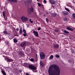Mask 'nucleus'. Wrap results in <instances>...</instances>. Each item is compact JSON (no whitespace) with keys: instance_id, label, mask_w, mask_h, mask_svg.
<instances>
[{"instance_id":"2eb2a0df","label":"nucleus","mask_w":75,"mask_h":75,"mask_svg":"<svg viewBox=\"0 0 75 75\" xmlns=\"http://www.w3.org/2000/svg\"><path fill=\"white\" fill-rule=\"evenodd\" d=\"M1 72L4 75H6V73L4 71H1Z\"/></svg>"},{"instance_id":"72a5a7b5","label":"nucleus","mask_w":75,"mask_h":75,"mask_svg":"<svg viewBox=\"0 0 75 75\" xmlns=\"http://www.w3.org/2000/svg\"><path fill=\"white\" fill-rule=\"evenodd\" d=\"M38 6H41V4H40L38 3Z\"/></svg>"},{"instance_id":"423d86ee","label":"nucleus","mask_w":75,"mask_h":75,"mask_svg":"<svg viewBox=\"0 0 75 75\" xmlns=\"http://www.w3.org/2000/svg\"><path fill=\"white\" fill-rule=\"evenodd\" d=\"M5 59L6 60H7L6 61L7 62H12V61H13V60L12 59H8L7 58H5Z\"/></svg>"},{"instance_id":"a211bd4d","label":"nucleus","mask_w":75,"mask_h":75,"mask_svg":"<svg viewBox=\"0 0 75 75\" xmlns=\"http://www.w3.org/2000/svg\"><path fill=\"white\" fill-rule=\"evenodd\" d=\"M9 43V42H8V41H6L5 44L6 45H8Z\"/></svg>"},{"instance_id":"f704fd0d","label":"nucleus","mask_w":75,"mask_h":75,"mask_svg":"<svg viewBox=\"0 0 75 75\" xmlns=\"http://www.w3.org/2000/svg\"><path fill=\"white\" fill-rule=\"evenodd\" d=\"M27 35V34H23V35L25 37V36H26V35Z\"/></svg>"},{"instance_id":"aec40b11","label":"nucleus","mask_w":75,"mask_h":75,"mask_svg":"<svg viewBox=\"0 0 75 75\" xmlns=\"http://www.w3.org/2000/svg\"><path fill=\"white\" fill-rule=\"evenodd\" d=\"M65 10H67V11H68V12H69V9L68 8H65Z\"/></svg>"},{"instance_id":"4468645a","label":"nucleus","mask_w":75,"mask_h":75,"mask_svg":"<svg viewBox=\"0 0 75 75\" xmlns=\"http://www.w3.org/2000/svg\"><path fill=\"white\" fill-rule=\"evenodd\" d=\"M63 14H64V15H68V12L67 11H64L63 12Z\"/></svg>"},{"instance_id":"a19ab883","label":"nucleus","mask_w":75,"mask_h":75,"mask_svg":"<svg viewBox=\"0 0 75 75\" xmlns=\"http://www.w3.org/2000/svg\"><path fill=\"white\" fill-rule=\"evenodd\" d=\"M37 0V1H38V0Z\"/></svg>"},{"instance_id":"a878e982","label":"nucleus","mask_w":75,"mask_h":75,"mask_svg":"<svg viewBox=\"0 0 75 75\" xmlns=\"http://www.w3.org/2000/svg\"><path fill=\"white\" fill-rule=\"evenodd\" d=\"M50 59H52L53 58V55H51L50 57Z\"/></svg>"},{"instance_id":"0eeeda50","label":"nucleus","mask_w":75,"mask_h":75,"mask_svg":"<svg viewBox=\"0 0 75 75\" xmlns=\"http://www.w3.org/2000/svg\"><path fill=\"white\" fill-rule=\"evenodd\" d=\"M33 33L35 36H36V37H38V32L36 31H34Z\"/></svg>"},{"instance_id":"473e14b6","label":"nucleus","mask_w":75,"mask_h":75,"mask_svg":"<svg viewBox=\"0 0 75 75\" xmlns=\"http://www.w3.org/2000/svg\"><path fill=\"white\" fill-rule=\"evenodd\" d=\"M58 29H56L55 30V32H56V33H57V32H58Z\"/></svg>"},{"instance_id":"1a4fd4ad","label":"nucleus","mask_w":75,"mask_h":75,"mask_svg":"<svg viewBox=\"0 0 75 75\" xmlns=\"http://www.w3.org/2000/svg\"><path fill=\"white\" fill-rule=\"evenodd\" d=\"M25 45V42H23V43H22V44H21V46L22 47H24V45Z\"/></svg>"},{"instance_id":"f8f14e48","label":"nucleus","mask_w":75,"mask_h":75,"mask_svg":"<svg viewBox=\"0 0 75 75\" xmlns=\"http://www.w3.org/2000/svg\"><path fill=\"white\" fill-rule=\"evenodd\" d=\"M56 15H57V14H56V13H53L51 14V16L52 17H55Z\"/></svg>"},{"instance_id":"ea45409f","label":"nucleus","mask_w":75,"mask_h":75,"mask_svg":"<svg viewBox=\"0 0 75 75\" xmlns=\"http://www.w3.org/2000/svg\"><path fill=\"white\" fill-rule=\"evenodd\" d=\"M72 52H74V50H72Z\"/></svg>"},{"instance_id":"e433bc0d","label":"nucleus","mask_w":75,"mask_h":75,"mask_svg":"<svg viewBox=\"0 0 75 75\" xmlns=\"http://www.w3.org/2000/svg\"><path fill=\"white\" fill-rule=\"evenodd\" d=\"M26 26H27V27L28 28L29 27V25H28L26 24Z\"/></svg>"},{"instance_id":"f257e3e1","label":"nucleus","mask_w":75,"mask_h":75,"mask_svg":"<svg viewBox=\"0 0 75 75\" xmlns=\"http://www.w3.org/2000/svg\"><path fill=\"white\" fill-rule=\"evenodd\" d=\"M48 73L49 75H59L60 69L57 65L52 64L49 68Z\"/></svg>"},{"instance_id":"f3484780","label":"nucleus","mask_w":75,"mask_h":75,"mask_svg":"<svg viewBox=\"0 0 75 75\" xmlns=\"http://www.w3.org/2000/svg\"><path fill=\"white\" fill-rule=\"evenodd\" d=\"M13 41L15 43H17V40L15 39H14Z\"/></svg>"},{"instance_id":"412c9836","label":"nucleus","mask_w":75,"mask_h":75,"mask_svg":"<svg viewBox=\"0 0 75 75\" xmlns=\"http://www.w3.org/2000/svg\"><path fill=\"white\" fill-rule=\"evenodd\" d=\"M4 34H8V33H7V31L6 30L4 31Z\"/></svg>"},{"instance_id":"5701e85b","label":"nucleus","mask_w":75,"mask_h":75,"mask_svg":"<svg viewBox=\"0 0 75 75\" xmlns=\"http://www.w3.org/2000/svg\"><path fill=\"white\" fill-rule=\"evenodd\" d=\"M30 10L31 12H33V7H31V8L30 9Z\"/></svg>"},{"instance_id":"7c9ffc66","label":"nucleus","mask_w":75,"mask_h":75,"mask_svg":"<svg viewBox=\"0 0 75 75\" xmlns=\"http://www.w3.org/2000/svg\"><path fill=\"white\" fill-rule=\"evenodd\" d=\"M43 2L44 3H45V4H46V3H47V1L45 0H44L43 1Z\"/></svg>"},{"instance_id":"2f4dec72","label":"nucleus","mask_w":75,"mask_h":75,"mask_svg":"<svg viewBox=\"0 0 75 75\" xmlns=\"http://www.w3.org/2000/svg\"><path fill=\"white\" fill-rule=\"evenodd\" d=\"M46 20L47 23H48V18H46Z\"/></svg>"},{"instance_id":"c9c22d12","label":"nucleus","mask_w":75,"mask_h":75,"mask_svg":"<svg viewBox=\"0 0 75 75\" xmlns=\"http://www.w3.org/2000/svg\"><path fill=\"white\" fill-rule=\"evenodd\" d=\"M41 30V28H38V31H39V30Z\"/></svg>"},{"instance_id":"4be33fe9","label":"nucleus","mask_w":75,"mask_h":75,"mask_svg":"<svg viewBox=\"0 0 75 75\" xmlns=\"http://www.w3.org/2000/svg\"><path fill=\"white\" fill-rule=\"evenodd\" d=\"M72 16L74 18H75V13H73L72 15Z\"/></svg>"},{"instance_id":"b1692460","label":"nucleus","mask_w":75,"mask_h":75,"mask_svg":"<svg viewBox=\"0 0 75 75\" xmlns=\"http://www.w3.org/2000/svg\"><path fill=\"white\" fill-rule=\"evenodd\" d=\"M23 33H25V34H27V33H26V31H25V29H23Z\"/></svg>"},{"instance_id":"393cba45","label":"nucleus","mask_w":75,"mask_h":75,"mask_svg":"<svg viewBox=\"0 0 75 75\" xmlns=\"http://www.w3.org/2000/svg\"><path fill=\"white\" fill-rule=\"evenodd\" d=\"M3 16H4V18H5V13H4V12H3Z\"/></svg>"},{"instance_id":"9d476101","label":"nucleus","mask_w":75,"mask_h":75,"mask_svg":"<svg viewBox=\"0 0 75 75\" xmlns=\"http://www.w3.org/2000/svg\"><path fill=\"white\" fill-rule=\"evenodd\" d=\"M67 30H71V31H73L74 30V29H72V28H70V27H67Z\"/></svg>"},{"instance_id":"4c0bfd02","label":"nucleus","mask_w":75,"mask_h":75,"mask_svg":"<svg viewBox=\"0 0 75 75\" xmlns=\"http://www.w3.org/2000/svg\"><path fill=\"white\" fill-rule=\"evenodd\" d=\"M16 31H18V30H19V29L18 28H16Z\"/></svg>"},{"instance_id":"c85d7f7f","label":"nucleus","mask_w":75,"mask_h":75,"mask_svg":"<svg viewBox=\"0 0 75 75\" xmlns=\"http://www.w3.org/2000/svg\"><path fill=\"white\" fill-rule=\"evenodd\" d=\"M55 57L56 58H59V55L57 54H56L55 55Z\"/></svg>"},{"instance_id":"dca6fc26","label":"nucleus","mask_w":75,"mask_h":75,"mask_svg":"<svg viewBox=\"0 0 75 75\" xmlns=\"http://www.w3.org/2000/svg\"><path fill=\"white\" fill-rule=\"evenodd\" d=\"M19 33L20 34H21L23 33V30H22V29H20L19 30Z\"/></svg>"},{"instance_id":"cd10ccee","label":"nucleus","mask_w":75,"mask_h":75,"mask_svg":"<svg viewBox=\"0 0 75 75\" xmlns=\"http://www.w3.org/2000/svg\"><path fill=\"white\" fill-rule=\"evenodd\" d=\"M58 47H59V45H55V47L56 48H58Z\"/></svg>"},{"instance_id":"39448f33","label":"nucleus","mask_w":75,"mask_h":75,"mask_svg":"<svg viewBox=\"0 0 75 75\" xmlns=\"http://www.w3.org/2000/svg\"><path fill=\"white\" fill-rule=\"evenodd\" d=\"M27 1H28V3ZM31 3H32V1L31 0H28L27 1H25V3L26 6H28L29 4Z\"/></svg>"},{"instance_id":"7ed1b4c3","label":"nucleus","mask_w":75,"mask_h":75,"mask_svg":"<svg viewBox=\"0 0 75 75\" xmlns=\"http://www.w3.org/2000/svg\"><path fill=\"white\" fill-rule=\"evenodd\" d=\"M29 67L30 69H31V70H33V72H36V68L34 66L30 65L29 66Z\"/></svg>"},{"instance_id":"9b49d317","label":"nucleus","mask_w":75,"mask_h":75,"mask_svg":"<svg viewBox=\"0 0 75 75\" xmlns=\"http://www.w3.org/2000/svg\"><path fill=\"white\" fill-rule=\"evenodd\" d=\"M8 1L11 2H15V3H16L17 2V0H8Z\"/></svg>"},{"instance_id":"58836bf2","label":"nucleus","mask_w":75,"mask_h":75,"mask_svg":"<svg viewBox=\"0 0 75 75\" xmlns=\"http://www.w3.org/2000/svg\"><path fill=\"white\" fill-rule=\"evenodd\" d=\"M70 7H71V8H73V6H70Z\"/></svg>"},{"instance_id":"c756f323","label":"nucleus","mask_w":75,"mask_h":75,"mask_svg":"<svg viewBox=\"0 0 75 75\" xmlns=\"http://www.w3.org/2000/svg\"><path fill=\"white\" fill-rule=\"evenodd\" d=\"M29 21L31 23H33V21H31V19H30Z\"/></svg>"},{"instance_id":"f03ea898","label":"nucleus","mask_w":75,"mask_h":75,"mask_svg":"<svg viewBox=\"0 0 75 75\" xmlns=\"http://www.w3.org/2000/svg\"><path fill=\"white\" fill-rule=\"evenodd\" d=\"M21 20L23 23H25L28 21V18L25 16H23L21 17Z\"/></svg>"},{"instance_id":"bb28decb","label":"nucleus","mask_w":75,"mask_h":75,"mask_svg":"<svg viewBox=\"0 0 75 75\" xmlns=\"http://www.w3.org/2000/svg\"><path fill=\"white\" fill-rule=\"evenodd\" d=\"M30 61H32V62H33L34 61V59H33L32 58L30 59Z\"/></svg>"},{"instance_id":"20e7f679","label":"nucleus","mask_w":75,"mask_h":75,"mask_svg":"<svg viewBox=\"0 0 75 75\" xmlns=\"http://www.w3.org/2000/svg\"><path fill=\"white\" fill-rule=\"evenodd\" d=\"M40 56L41 59H44L45 57V55L44 54L43 52L40 53Z\"/></svg>"},{"instance_id":"6ab92c4d","label":"nucleus","mask_w":75,"mask_h":75,"mask_svg":"<svg viewBox=\"0 0 75 75\" xmlns=\"http://www.w3.org/2000/svg\"><path fill=\"white\" fill-rule=\"evenodd\" d=\"M64 33H65L66 34H69V32L66 30H64Z\"/></svg>"},{"instance_id":"ddd939ff","label":"nucleus","mask_w":75,"mask_h":75,"mask_svg":"<svg viewBox=\"0 0 75 75\" xmlns=\"http://www.w3.org/2000/svg\"><path fill=\"white\" fill-rule=\"evenodd\" d=\"M40 65L42 67H44V63H43V62H40Z\"/></svg>"},{"instance_id":"6e6552de","label":"nucleus","mask_w":75,"mask_h":75,"mask_svg":"<svg viewBox=\"0 0 75 75\" xmlns=\"http://www.w3.org/2000/svg\"><path fill=\"white\" fill-rule=\"evenodd\" d=\"M49 1L51 3V4H55V1L53 0H50Z\"/></svg>"}]
</instances>
